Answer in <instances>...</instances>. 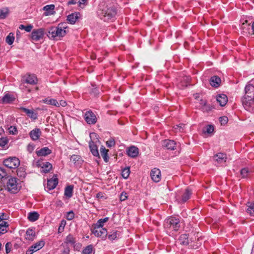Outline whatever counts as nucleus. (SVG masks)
Listing matches in <instances>:
<instances>
[{"label":"nucleus","mask_w":254,"mask_h":254,"mask_svg":"<svg viewBox=\"0 0 254 254\" xmlns=\"http://www.w3.org/2000/svg\"><path fill=\"white\" fill-rule=\"evenodd\" d=\"M106 145L109 147H112L115 145V141L113 138H110L106 142Z\"/></svg>","instance_id":"09e8293b"},{"label":"nucleus","mask_w":254,"mask_h":254,"mask_svg":"<svg viewBox=\"0 0 254 254\" xmlns=\"http://www.w3.org/2000/svg\"><path fill=\"white\" fill-rule=\"evenodd\" d=\"M65 225V221L64 220H62L61 222L60 226L59 227V228H58V232L59 233L62 232L64 231Z\"/></svg>","instance_id":"3c124183"},{"label":"nucleus","mask_w":254,"mask_h":254,"mask_svg":"<svg viewBox=\"0 0 254 254\" xmlns=\"http://www.w3.org/2000/svg\"><path fill=\"white\" fill-rule=\"evenodd\" d=\"M14 40V37L13 36V34L11 33H10L8 35L6 38V42L9 44L11 45L13 44Z\"/></svg>","instance_id":"4c0bfd02"},{"label":"nucleus","mask_w":254,"mask_h":254,"mask_svg":"<svg viewBox=\"0 0 254 254\" xmlns=\"http://www.w3.org/2000/svg\"><path fill=\"white\" fill-rule=\"evenodd\" d=\"M39 215L36 212H30L28 214V219L31 222H34L38 220Z\"/></svg>","instance_id":"72a5a7b5"},{"label":"nucleus","mask_w":254,"mask_h":254,"mask_svg":"<svg viewBox=\"0 0 254 254\" xmlns=\"http://www.w3.org/2000/svg\"><path fill=\"white\" fill-rule=\"evenodd\" d=\"M150 177L153 182L155 183L159 182L161 179L160 170L156 168H153L150 172Z\"/></svg>","instance_id":"f8f14e48"},{"label":"nucleus","mask_w":254,"mask_h":254,"mask_svg":"<svg viewBox=\"0 0 254 254\" xmlns=\"http://www.w3.org/2000/svg\"><path fill=\"white\" fill-rule=\"evenodd\" d=\"M80 159V156L77 155H72L70 157V161L75 164Z\"/></svg>","instance_id":"8fccbe9b"},{"label":"nucleus","mask_w":254,"mask_h":254,"mask_svg":"<svg viewBox=\"0 0 254 254\" xmlns=\"http://www.w3.org/2000/svg\"><path fill=\"white\" fill-rule=\"evenodd\" d=\"M129 174H130V170H129V168H124L122 170V177L125 179H127L128 177Z\"/></svg>","instance_id":"a19ab883"},{"label":"nucleus","mask_w":254,"mask_h":254,"mask_svg":"<svg viewBox=\"0 0 254 254\" xmlns=\"http://www.w3.org/2000/svg\"><path fill=\"white\" fill-rule=\"evenodd\" d=\"M93 252V246L89 245L86 247L83 250V254H92Z\"/></svg>","instance_id":"ea45409f"},{"label":"nucleus","mask_w":254,"mask_h":254,"mask_svg":"<svg viewBox=\"0 0 254 254\" xmlns=\"http://www.w3.org/2000/svg\"><path fill=\"white\" fill-rule=\"evenodd\" d=\"M8 131L10 134H16L17 133V129L15 127L10 126L8 128Z\"/></svg>","instance_id":"de8ad7c7"},{"label":"nucleus","mask_w":254,"mask_h":254,"mask_svg":"<svg viewBox=\"0 0 254 254\" xmlns=\"http://www.w3.org/2000/svg\"><path fill=\"white\" fill-rule=\"evenodd\" d=\"M16 172H17V175L18 177H19L20 178H24L25 177L26 173H25V169L23 168L20 167L19 168H18Z\"/></svg>","instance_id":"58836bf2"},{"label":"nucleus","mask_w":254,"mask_h":254,"mask_svg":"<svg viewBox=\"0 0 254 254\" xmlns=\"http://www.w3.org/2000/svg\"><path fill=\"white\" fill-rule=\"evenodd\" d=\"M75 3H76V1L75 0H71L68 2V4H74Z\"/></svg>","instance_id":"338daca9"},{"label":"nucleus","mask_w":254,"mask_h":254,"mask_svg":"<svg viewBox=\"0 0 254 254\" xmlns=\"http://www.w3.org/2000/svg\"><path fill=\"white\" fill-rule=\"evenodd\" d=\"M180 222L179 218L171 216L165 220L164 226L168 231H177L180 227Z\"/></svg>","instance_id":"7ed1b4c3"},{"label":"nucleus","mask_w":254,"mask_h":254,"mask_svg":"<svg viewBox=\"0 0 254 254\" xmlns=\"http://www.w3.org/2000/svg\"><path fill=\"white\" fill-rule=\"evenodd\" d=\"M3 165L10 169H16L19 166L20 161L15 157H9L3 161Z\"/></svg>","instance_id":"39448f33"},{"label":"nucleus","mask_w":254,"mask_h":254,"mask_svg":"<svg viewBox=\"0 0 254 254\" xmlns=\"http://www.w3.org/2000/svg\"><path fill=\"white\" fill-rule=\"evenodd\" d=\"M36 237V233L33 229L29 228L27 230L25 238L27 240L33 241Z\"/></svg>","instance_id":"6ab92c4d"},{"label":"nucleus","mask_w":254,"mask_h":254,"mask_svg":"<svg viewBox=\"0 0 254 254\" xmlns=\"http://www.w3.org/2000/svg\"><path fill=\"white\" fill-rule=\"evenodd\" d=\"M127 198V193L125 192H123L120 195V200L121 201H125Z\"/></svg>","instance_id":"4d7b16f0"},{"label":"nucleus","mask_w":254,"mask_h":254,"mask_svg":"<svg viewBox=\"0 0 254 254\" xmlns=\"http://www.w3.org/2000/svg\"><path fill=\"white\" fill-rule=\"evenodd\" d=\"M57 179L49 180L47 181V188L48 190H51L55 189L58 185Z\"/></svg>","instance_id":"bb28decb"},{"label":"nucleus","mask_w":254,"mask_h":254,"mask_svg":"<svg viewBox=\"0 0 254 254\" xmlns=\"http://www.w3.org/2000/svg\"><path fill=\"white\" fill-rule=\"evenodd\" d=\"M35 146L33 144H29L27 147V150L29 153L32 152L34 149Z\"/></svg>","instance_id":"bf43d9fd"},{"label":"nucleus","mask_w":254,"mask_h":254,"mask_svg":"<svg viewBox=\"0 0 254 254\" xmlns=\"http://www.w3.org/2000/svg\"><path fill=\"white\" fill-rule=\"evenodd\" d=\"M127 153L129 156L135 157L138 154V149L135 146H131L128 149Z\"/></svg>","instance_id":"a878e982"},{"label":"nucleus","mask_w":254,"mask_h":254,"mask_svg":"<svg viewBox=\"0 0 254 254\" xmlns=\"http://www.w3.org/2000/svg\"><path fill=\"white\" fill-rule=\"evenodd\" d=\"M192 194L191 190L189 188L186 189L185 192L182 196V199L180 200H178L179 202L184 203L189 200Z\"/></svg>","instance_id":"5701e85b"},{"label":"nucleus","mask_w":254,"mask_h":254,"mask_svg":"<svg viewBox=\"0 0 254 254\" xmlns=\"http://www.w3.org/2000/svg\"><path fill=\"white\" fill-rule=\"evenodd\" d=\"M55 5L54 4L47 5L43 7V10H45L44 14L45 16L53 15L55 13L54 11Z\"/></svg>","instance_id":"a211bd4d"},{"label":"nucleus","mask_w":254,"mask_h":254,"mask_svg":"<svg viewBox=\"0 0 254 254\" xmlns=\"http://www.w3.org/2000/svg\"><path fill=\"white\" fill-rule=\"evenodd\" d=\"M101 220L105 223L107 222L109 220V218L108 217H106V218H104L103 219H101Z\"/></svg>","instance_id":"774afa93"},{"label":"nucleus","mask_w":254,"mask_h":254,"mask_svg":"<svg viewBox=\"0 0 254 254\" xmlns=\"http://www.w3.org/2000/svg\"><path fill=\"white\" fill-rule=\"evenodd\" d=\"M6 176L7 174L5 171V169L3 167H0V180L6 177Z\"/></svg>","instance_id":"864d4df0"},{"label":"nucleus","mask_w":254,"mask_h":254,"mask_svg":"<svg viewBox=\"0 0 254 254\" xmlns=\"http://www.w3.org/2000/svg\"><path fill=\"white\" fill-rule=\"evenodd\" d=\"M79 13L74 12L68 15L67 17V20L71 24H74L79 18Z\"/></svg>","instance_id":"4be33fe9"},{"label":"nucleus","mask_w":254,"mask_h":254,"mask_svg":"<svg viewBox=\"0 0 254 254\" xmlns=\"http://www.w3.org/2000/svg\"><path fill=\"white\" fill-rule=\"evenodd\" d=\"M87 4V0H79L78 1V5L81 8H83Z\"/></svg>","instance_id":"603ef678"},{"label":"nucleus","mask_w":254,"mask_h":254,"mask_svg":"<svg viewBox=\"0 0 254 254\" xmlns=\"http://www.w3.org/2000/svg\"><path fill=\"white\" fill-rule=\"evenodd\" d=\"M67 26L66 23H59L58 26H52L47 29V36L50 38L55 39L56 37H63L66 33Z\"/></svg>","instance_id":"f03ea898"},{"label":"nucleus","mask_w":254,"mask_h":254,"mask_svg":"<svg viewBox=\"0 0 254 254\" xmlns=\"http://www.w3.org/2000/svg\"><path fill=\"white\" fill-rule=\"evenodd\" d=\"M66 105V102L64 100H61L59 103V107L60 106L65 107Z\"/></svg>","instance_id":"0e129e2a"},{"label":"nucleus","mask_w":254,"mask_h":254,"mask_svg":"<svg viewBox=\"0 0 254 254\" xmlns=\"http://www.w3.org/2000/svg\"><path fill=\"white\" fill-rule=\"evenodd\" d=\"M8 218V216L5 213H0V220H7Z\"/></svg>","instance_id":"13d9d810"},{"label":"nucleus","mask_w":254,"mask_h":254,"mask_svg":"<svg viewBox=\"0 0 254 254\" xmlns=\"http://www.w3.org/2000/svg\"><path fill=\"white\" fill-rule=\"evenodd\" d=\"M73 186L69 185L67 186L64 190V195L70 198L73 195Z\"/></svg>","instance_id":"7c9ffc66"},{"label":"nucleus","mask_w":254,"mask_h":254,"mask_svg":"<svg viewBox=\"0 0 254 254\" xmlns=\"http://www.w3.org/2000/svg\"><path fill=\"white\" fill-rule=\"evenodd\" d=\"M216 100L221 106H224L228 102V98L226 95L220 94L216 96Z\"/></svg>","instance_id":"dca6fc26"},{"label":"nucleus","mask_w":254,"mask_h":254,"mask_svg":"<svg viewBox=\"0 0 254 254\" xmlns=\"http://www.w3.org/2000/svg\"><path fill=\"white\" fill-rule=\"evenodd\" d=\"M38 156H46L52 153V151L47 147H43L36 152Z\"/></svg>","instance_id":"aec40b11"},{"label":"nucleus","mask_w":254,"mask_h":254,"mask_svg":"<svg viewBox=\"0 0 254 254\" xmlns=\"http://www.w3.org/2000/svg\"><path fill=\"white\" fill-rule=\"evenodd\" d=\"M33 28V26L31 24H29L27 26H25L23 24H21L19 26V29L20 30H24L27 32H29L31 31Z\"/></svg>","instance_id":"e433bc0d"},{"label":"nucleus","mask_w":254,"mask_h":254,"mask_svg":"<svg viewBox=\"0 0 254 254\" xmlns=\"http://www.w3.org/2000/svg\"><path fill=\"white\" fill-rule=\"evenodd\" d=\"M242 103L246 110L249 112L254 111V98L244 97L242 99Z\"/></svg>","instance_id":"423d86ee"},{"label":"nucleus","mask_w":254,"mask_h":254,"mask_svg":"<svg viewBox=\"0 0 254 254\" xmlns=\"http://www.w3.org/2000/svg\"><path fill=\"white\" fill-rule=\"evenodd\" d=\"M8 224L4 220H0V234H4L7 232Z\"/></svg>","instance_id":"cd10ccee"},{"label":"nucleus","mask_w":254,"mask_h":254,"mask_svg":"<svg viewBox=\"0 0 254 254\" xmlns=\"http://www.w3.org/2000/svg\"><path fill=\"white\" fill-rule=\"evenodd\" d=\"M91 231L95 236L102 237V239H105L107 236V230L106 228L92 227Z\"/></svg>","instance_id":"9d476101"},{"label":"nucleus","mask_w":254,"mask_h":254,"mask_svg":"<svg viewBox=\"0 0 254 254\" xmlns=\"http://www.w3.org/2000/svg\"><path fill=\"white\" fill-rule=\"evenodd\" d=\"M66 242L68 244H73L75 243V238L71 235H68L66 238Z\"/></svg>","instance_id":"37998d69"},{"label":"nucleus","mask_w":254,"mask_h":254,"mask_svg":"<svg viewBox=\"0 0 254 254\" xmlns=\"http://www.w3.org/2000/svg\"><path fill=\"white\" fill-rule=\"evenodd\" d=\"M120 236V233L118 231H113L108 235V238L111 241L114 240Z\"/></svg>","instance_id":"c9c22d12"},{"label":"nucleus","mask_w":254,"mask_h":254,"mask_svg":"<svg viewBox=\"0 0 254 254\" xmlns=\"http://www.w3.org/2000/svg\"><path fill=\"white\" fill-rule=\"evenodd\" d=\"M23 80L24 83L31 85H35L38 83V79L34 74H26L23 76Z\"/></svg>","instance_id":"9b49d317"},{"label":"nucleus","mask_w":254,"mask_h":254,"mask_svg":"<svg viewBox=\"0 0 254 254\" xmlns=\"http://www.w3.org/2000/svg\"><path fill=\"white\" fill-rule=\"evenodd\" d=\"M14 100L13 95L6 94L2 98L1 101L3 103H10Z\"/></svg>","instance_id":"473e14b6"},{"label":"nucleus","mask_w":254,"mask_h":254,"mask_svg":"<svg viewBox=\"0 0 254 254\" xmlns=\"http://www.w3.org/2000/svg\"><path fill=\"white\" fill-rule=\"evenodd\" d=\"M41 135V131L39 128H36L32 130L30 133L29 135L33 140H37L39 138Z\"/></svg>","instance_id":"2eb2a0df"},{"label":"nucleus","mask_w":254,"mask_h":254,"mask_svg":"<svg viewBox=\"0 0 254 254\" xmlns=\"http://www.w3.org/2000/svg\"><path fill=\"white\" fill-rule=\"evenodd\" d=\"M162 146L164 148L170 150H174L176 148V142L172 140L166 139L162 142Z\"/></svg>","instance_id":"4468645a"},{"label":"nucleus","mask_w":254,"mask_h":254,"mask_svg":"<svg viewBox=\"0 0 254 254\" xmlns=\"http://www.w3.org/2000/svg\"><path fill=\"white\" fill-rule=\"evenodd\" d=\"M74 217V214L72 211H69L67 213L66 219L68 220H71Z\"/></svg>","instance_id":"5fc2aeb1"},{"label":"nucleus","mask_w":254,"mask_h":254,"mask_svg":"<svg viewBox=\"0 0 254 254\" xmlns=\"http://www.w3.org/2000/svg\"><path fill=\"white\" fill-rule=\"evenodd\" d=\"M45 30L43 28H39L32 31L31 38L35 41H38L44 37Z\"/></svg>","instance_id":"0eeeda50"},{"label":"nucleus","mask_w":254,"mask_h":254,"mask_svg":"<svg viewBox=\"0 0 254 254\" xmlns=\"http://www.w3.org/2000/svg\"><path fill=\"white\" fill-rule=\"evenodd\" d=\"M117 9L112 2H103L100 4L97 11L98 17L105 22L113 21L116 19Z\"/></svg>","instance_id":"f257e3e1"},{"label":"nucleus","mask_w":254,"mask_h":254,"mask_svg":"<svg viewBox=\"0 0 254 254\" xmlns=\"http://www.w3.org/2000/svg\"><path fill=\"white\" fill-rule=\"evenodd\" d=\"M104 223L102 221L101 219H100L97 222L96 224L92 226V227L103 228V227L104 226Z\"/></svg>","instance_id":"49530a36"},{"label":"nucleus","mask_w":254,"mask_h":254,"mask_svg":"<svg viewBox=\"0 0 254 254\" xmlns=\"http://www.w3.org/2000/svg\"><path fill=\"white\" fill-rule=\"evenodd\" d=\"M45 245V242L41 240L31 246V248L33 249L35 252L42 249Z\"/></svg>","instance_id":"2f4dec72"},{"label":"nucleus","mask_w":254,"mask_h":254,"mask_svg":"<svg viewBox=\"0 0 254 254\" xmlns=\"http://www.w3.org/2000/svg\"><path fill=\"white\" fill-rule=\"evenodd\" d=\"M250 171L248 168H244L241 171V174L243 178H247L249 177L250 174Z\"/></svg>","instance_id":"79ce46f5"},{"label":"nucleus","mask_w":254,"mask_h":254,"mask_svg":"<svg viewBox=\"0 0 254 254\" xmlns=\"http://www.w3.org/2000/svg\"><path fill=\"white\" fill-rule=\"evenodd\" d=\"M214 159L219 164H222L226 162L227 159L226 154L222 153H219L214 156Z\"/></svg>","instance_id":"f3484780"},{"label":"nucleus","mask_w":254,"mask_h":254,"mask_svg":"<svg viewBox=\"0 0 254 254\" xmlns=\"http://www.w3.org/2000/svg\"><path fill=\"white\" fill-rule=\"evenodd\" d=\"M244 97L254 98V79L246 86Z\"/></svg>","instance_id":"1a4fd4ad"},{"label":"nucleus","mask_w":254,"mask_h":254,"mask_svg":"<svg viewBox=\"0 0 254 254\" xmlns=\"http://www.w3.org/2000/svg\"><path fill=\"white\" fill-rule=\"evenodd\" d=\"M34 252H35L34 251L33 249L31 248V246L27 250L26 252V254H33Z\"/></svg>","instance_id":"e2e57ef3"},{"label":"nucleus","mask_w":254,"mask_h":254,"mask_svg":"<svg viewBox=\"0 0 254 254\" xmlns=\"http://www.w3.org/2000/svg\"><path fill=\"white\" fill-rule=\"evenodd\" d=\"M220 121L222 125L226 124L228 122V118L226 117H221Z\"/></svg>","instance_id":"680f3d73"},{"label":"nucleus","mask_w":254,"mask_h":254,"mask_svg":"<svg viewBox=\"0 0 254 254\" xmlns=\"http://www.w3.org/2000/svg\"><path fill=\"white\" fill-rule=\"evenodd\" d=\"M214 126L212 125H207L204 131L207 133H212L214 131Z\"/></svg>","instance_id":"a18cd8bd"},{"label":"nucleus","mask_w":254,"mask_h":254,"mask_svg":"<svg viewBox=\"0 0 254 254\" xmlns=\"http://www.w3.org/2000/svg\"><path fill=\"white\" fill-rule=\"evenodd\" d=\"M84 119L88 124L94 125L97 122V117L91 110L87 111L84 114Z\"/></svg>","instance_id":"6e6552de"},{"label":"nucleus","mask_w":254,"mask_h":254,"mask_svg":"<svg viewBox=\"0 0 254 254\" xmlns=\"http://www.w3.org/2000/svg\"><path fill=\"white\" fill-rule=\"evenodd\" d=\"M89 148L90 151L94 156H99V154L97 145L93 141L89 142Z\"/></svg>","instance_id":"393cba45"},{"label":"nucleus","mask_w":254,"mask_h":254,"mask_svg":"<svg viewBox=\"0 0 254 254\" xmlns=\"http://www.w3.org/2000/svg\"><path fill=\"white\" fill-rule=\"evenodd\" d=\"M20 110L25 113L29 118L34 120L37 119V114L34 113L33 110H29L24 107L20 108Z\"/></svg>","instance_id":"412c9836"},{"label":"nucleus","mask_w":254,"mask_h":254,"mask_svg":"<svg viewBox=\"0 0 254 254\" xmlns=\"http://www.w3.org/2000/svg\"><path fill=\"white\" fill-rule=\"evenodd\" d=\"M19 180L14 177L9 178L6 185L5 189L11 193H16L20 190L21 186L19 183Z\"/></svg>","instance_id":"20e7f679"},{"label":"nucleus","mask_w":254,"mask_h":254,"mask_svg":"<svg viewBox=\"0 0 254 254\" xmlns=\"http://www.w3.org/2000/svg\"><path fill=\"white\" fill-rule=\"evenodd\" d=\"M8 13V10L7 9H0V19H3L5 18Z\"/></svg>","instance_id":"c03bdc74"},{"label":"nucleus","mask_w":254,"mask_h":254,"mask_svg":"<svg viewBox=\"0 0 254 254\" xmlns=\"http://www.w3.org/2000/svg\"><path fill=\"white\" fill-rule=\"evenodd\" d=\"M7 143V140L6 138H0V146L4 147Z\"/></svg>","instance_id":"6e6d98bb"},{"label":"nucleus","mask_w":254,"mask_h":254,"mask_svg":"<svg viewBox=\"0 0 254 254\" xmlns=\"http://www.w3.org/2000/svg\"><path fill=\"white\" fill-rule=\"evenodd\" d=\"M247 207V213L250 214L251 216L254 215V202H248Z\"/></svg>","instance_id":"f704fd0d"},{"label":"nucleus","mask_w":254,"mask_h":254,"mask_svg":"<svg viewBox=\"0 0 254 254\" xmlns=\"http://www.w3.org/2000/svg\"><path fill=\"white\" fill-rule=\"evenodd\" d=\"M109 150L108 149H106V148L102 146L100 148V153L101 156H102L105 162H107L109 161V156H108V152Z\"/></svg>","instance_id":"c85d7f7f"},{"label":"nucleus","mask_w":254,"mask_h":254,"mask_svg":"<svg viewBox=\"0 0 254 254\" xmlns=\"http://www.w3.org/2000/svg\"><path fill=\"white\" fill-rule=\"evenodd\" d=\"M184 127V125L183 124H181L180 125H177L176 127H175V129H178L180 131H181V129H183V127Z\"/></svg>","instance_id":"69168bd1"},{"label":"nucleus","mask_w":254,"mask_h":254,"mask_svg":"<svg viewBox=\"0 0 254 254\" xmlns=\"http://www.w3.org/2000/svg\"><path fill=\"white\" fill-rule=\"evenodd\" d=\"M42 102L48 105H53L56 107H59V102L55 99H49L47 98L42 100Z\"/></svg>","instance_id":"c756f323"},{"label":"nucleus","mask_w":254,"mask_h":254,"mask_svg":"<svg viewBox=\"0 0 254 254\" xmlns=\"http://www.w3.org/2000/svg\"><path fill=\"white\" fill-rule=\"evenodd\" d=\"M11 244L10 243H7L5 245V251H6V254H8L10 252V249H11Z\"/></svg>","instance_id":"052dcab7"},{"label":"nucleus","mask_w":254,"mask_h":254,"mask_svg":"<svg viewBox=\"0 0 254 254\" xmlns=\"http://www.w3.org/2000/svg\"><path fill=\"white\" fill-rule=\"evenodd\" d=\"M37 165L41 167V172L44 173H48L52 169V165L48 162L41 163L40 161L37 162Z\"/></svg>","instance_id":"ddd939ff"},{"label":"nucleus","mask_w":254,"mask_h":254,"mask_svg":"<svg viewBox=\"0 0 254 254\" xmlns=\"http://www.w3.org/2000/svg\"><path fill=\"white\" fill-rule=\"evenodd\" d=\"M221 82V78L217 76H213L210 79V83L211 85L214 87H219Z\"/></svg>","instance_id":"b1692460"}]
</instances>
